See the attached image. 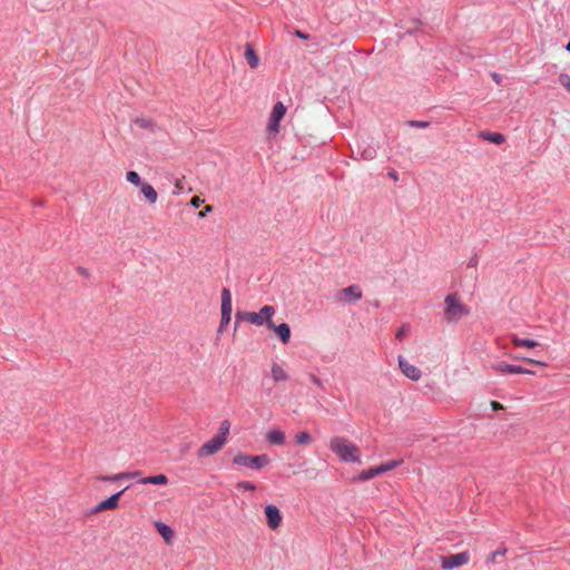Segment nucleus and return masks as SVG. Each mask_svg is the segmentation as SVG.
Segmentation results:
<instances>
[{"mask_svg": "<svg viewBox=\"0 0 570 570\" xmlns=\"http://www.w3.org/2000/svg\"><path fill=\"white\" fill-rule=\"evenodd\" d=\"M357 154L360 156V159H363V160H372L376 157L377 155V151L374 147H365L363 148L362 150H357Z\"/></svg>", "mask_w": 570, "mask_h": 570, "instance_id": "obj_28", "label": "nucleus"}, {"mask_svg": "<svg viewBox=\"0 0 570 570\" xmlns=\"http://www.w3.org/2000/svg\"><path fill=\"white\" fill-rule=\"evenodd\" d=\"M507 551H508V550H507V548H505V547H501V548L497 549L495 551H493V552H491V553H490V556H489V558H488L487 562H488V563H494V562H495V560H497V558H498V557H504V556H505V553H507Z\"/></svg>", "mask_w": 570, "mask_h": 570, "instance_id": "obj_32", "label": "nucleus"}, {"mask_svg": "<svg viewBox=\"0 0 570 570\" xmlns=\"http://www.w3.org/2000/svg\"><path fill=\"white\" fill-rule=\"evenodd\" d=\"M476 263H478V258H476V256H473V257L470 259V262H469L468 266H469V267H473V266H475V265H476Z\"/></svg>", "mask_w": 570, "mask_h": 570, "instance_id": "obj_49", "label": "nucleus"}, {"mask_svg": "<svg viewBox=\"0 0 570 570\" xmlns=\"http://www.w3.org/2000/svg\"><path fill=\"white\" fill-rule=\"evenodd\" d=\"M281 120L268 118L267 130L271 134H277L279 131Z\"/></svg>", "mask_w": 570, "mask_h": 570, "instance_id": "obj_34", "label": "nucleus"}, {"mask_svg": "<svg viewBox=\"0 0 570 570\" xmlns=\"http://www.w3.org/2000/svg\"><path fill=\"white\" fill-rule=\"evenodd\" d=\"M363 293L358 285H350L336 292L335 299L344 303H356L362 299Z\"/></svg>", "mask_w": 570, "mask_h": 570, "instance_id": "obj_6", "label": "nucleus"}, {"mask_svg": "<svg viewBox=\"0 0 570 570\" xmlns=\"http://www.w3.org/2000/svg\"><path fill=\"white\" fill-rule=\"evenodd\" d=\"M399 366L402 373L410 380L417 381L421 377V371L402 356H399Z\"/></svg>", "mask_w": 570, "mask_h": 570, "instance_id": "obj_11", "label": "nucleus"}, {"mask_svg": "<svg viewBox=\"0 0 570 570\" xmlns=\"http://www.w3.org/2000/svg\"><path fill=\"white\" fill-rule=\"evenodd\" d=\"M134 122L139 128L147 129V130H150V131H155V129L157 127L156 122L153 119H149V118L137 117L134 120Z\"/></svg>", "mask_w": 570, "mask_h": 570, "instance_id": "obj_26", "label": "nucleus"}, {"mask_svg": "<svg viewBox=\"0 0 570 570\" xmlns=\"http://www.w3.org/2000/svg\"><path fill=\"white\" fill-rule=\"evenodd\" d=\"M233 304H232V294L229 288L224 287L222 289V306L220 314L232 315Z\"/></svg>", "mask_w": 570, "mask_h": 570, "instance_id": "obj_16", "label": "nucleus"}, {"mask_svg": "<svg viewBox=\"0 0 570 570\" xmlns=\"http://www.w3.org/2000/svg\"><path fill=\"white\" fill-rule=\"evenodd\" d=\"M244 56L246 58V61H247L248 66L252 69L258 68V66H259V56L257 55L253 43L247 42L245 45Z\"/></svg>", "mask_w": 570, "mask_h": 570, "instance_id": "obj_14", "label": "nucleus"}, {"mask_svg": "<svg viewBox=\"0 0 570 570\" xmlns=\"http://www.w3.org/2000/svg\"><path fill=\"white\" fill-rule=\"evenodd\" d=\"M285 114H286V107L284 106L283 102L277 101L273 106V109H272V112L269 115V118L282 121V119L284 118Z\"/></svg>", "mask_w": 570, "mask_h": 570, "instance_id": "obj_25", "label": "nucleus"}, {"mask_svg": "<svg viewBox=\"0 0 570 570\" xmlns=\"http://www.w3.org/2000/svg\"><path fill=\"white\" fill-rule=\"evenodd\" d=\"M566 50H567L568 52H570V40H569V41H568V43L566 45Z\"/></svg>", "mask_w": 570, "mask_h": 570, "instance_id": "obj_50", "label": "nucleus"}, {"mask_svg": "<svg viewBox=\"0 0 570 570\" xmlns=\"http://www.w3.org/2000/svg\"><path fill=\"white\" fill-rule=\"evenodd\" d=\"M271 459L267 454L252 455L244 452H238L233 458V463L239 466H245L253 470H261L268 465Z\"/></svg>", "mask_w": 570, "mask_h": 570, "instance_id": "obj_4", "label": "nucleus"}, {"mask_svg": "<svg viewBox=\"0 0 570 570\" xmlns=\"http://www.w3.org/2000/svg\"><path fill=\"white\" fill-rule=\"evenodd\" d=\"M444 303V316L449 322H458L461 317L470 314V308L461 303L456 293L449 294Z\"/></svg>", "mask_w": 570, "mask_h": 570, "instance_id": "obj_3", "label": "nucleus"}, {"mask_svg": "<svg viewBox=\"0 0 570 570\" xmlns=\"http://www.w3.org/2000/svg\"><path fill=\"white\" fill-rule=\"evenodd\" d=\"M139 483L165 485L168 483V478L165 474L160 473V474H156V475H149V476L141 478L139 480Z\"/></svg>", "mask_w": 570, "mask_h": 570, "instance_id": "obj_19", "label": "nucleus"}, {"mask_svg": "<svg viewBox=\"0 0 570 570\" xmlns=\"http://www.w3.org/2000/svg\"><path fill=\"white\" fill-rule=\"evenodd\" d=\"M237 490H245V491H255L257 489L256 484L249 481H240L236 484Z\"/></svg>", "mask_w": 570, "mask_h": 570, "instance_id": "obj_35", "label": "nucleus"}, {"mask_svg": "<svg viewBox=\"0 0 570 570\" xmlns=\"http://www.w3.org/2000/svg\"><path fill=\"white\" fill-rule=\"evenodd\" d=\"M275 308L272 305H264L259 312H242L237 311L235 315V330L240 322H249L257 326L266 325L267 327L273 326V315Z\"/></svg>", "mask_w": 570, "mask_h": 570, "instance_id": "obj_2", "label": "nucleus"}, {"mask_svg": "<svg viewBox=\"0 0 570 570\" xmlns=\"http://www.w3.org/2000/svg\"><path fill=\"white\" fill-rule=\"evenodd\" d=\"M225 443L226 442L224 441V439L216 434L197 450V456L203 458L206 455H213L217 453L224 446Z\"/></svg>", "mask_w": 570, "mask_h": 570, "instance_id": "obj_8", "label": "nucleus"}, {"mask_svg": "<svg viewBox=\"0 0 570 570\" xmlns=\"http://www.w3.org/2000/svg\"><path fill=\"white\" fill-rule=\"evenodd\" d=\"M387 176H389L390 178H392L393 180H397V179H399V174H397V171H396V170H394V169H391V170L387 173Z\"/></svg>", "mask_w": 570, "mask_h": 570, "instance_id": "obj_47", "label": "nucleus"}, {"mask_svg": "<svg viewBox=\"0 0 570 570\" xmlns=\"http://www.w3.org/2000/svg\"><path fill=\"white\" fill-rule=\"evenodd\" d=\"M330 449L343 462L362 463L360 449L343 436H333L330 441Z\"/></svg>", "mask_w": 570, "mask_h": 570, "instance_id": "obj_1", "label": "nucleus"}, {"mask_svg": "<svg viewBox=\"0 0 570 570\" xmlns=\"http://www.w3.org/2000/svg\"><path fill=\"white\" fill-rule=\"evenodd\" d=\"M309 380H311L315 385H317V386H320V387H322V386H323V382H322V380H321L318 376H316L315 374L311 373V374H309Z\"/></svg>", "mask_w": 570, "mask_h": 570, "instance_id": "obj_42", "label": "nucleus"}, {"mask_svg": "<svg viewBox=\"0 0 570 570\" xmlns=\"http://www.w3.org/2000/svg\"><path fill=\"white\" fill-rule=\"evenodd\" d=\"M183 190H184V187L181 185V181L177 180L176 184H175V191H174V194H180V193H183Z\"/></svg>", "mask_w": 570, "mask_h": 570, "instance_id": "obj_46", "label": "nucleus"}, {"mask_svg": "<svg viewBox=\"0 0 570 570\" xmlns=\"http://www.w3.org/2000/svg\"><path fill=\"white\" fill-rule=\"evenodd\" d=\"M491 78L493 79V81H494L495 83H498V85H500V83H501V76H500L499 73H497V72H492V73H491Z\"/></svg>", "mask_w": 570, "mask_h": 570, "instance_id": "obj_48", "label": "nucleus"}, {"mask_svg": "<svg viewBox=\"0 0 570 570\" xmlns=\"http://www.w3.org/2000/svg\"><path fill=\"white\" fill-rule=\"evenodd\" d=\"M491 409L497 412L503 409V405L499 401H491Z\"/></svg>", "mask_w": 570, "mask_h": 570, "instance_id": "obj_43", "label": "nucleus"}, {"mask_svg": "<svg viewBox=\"0 0 570 570\" xmlns=\"http://www.w3.org/2000/svg\"><path fill=\"white\" fill-rule=\"evenodd\" d=\"M312 442V435L307 431L298 432L295 435V443L298 445H307Z\"/></svg>", "mask_w": 570, "mask_h": 570, "instance_id": "obj_29", "label": "nucleus"}, {"mask_svg": "<svg viewBox=\"0 0 570 570\" xmlns=\"http://www.w3.org/2000/svg\"><path fill=\"white\" fill-rule=\"evenodd\" d=\"M77 272L83 277H89V271L82 266H78Z\"/></svg>", "mask_w": 570, "mask_h": 570, "instance_id": "obj_45", "label": "nucleus"}, {"mask_svg": "<svg viewBox=\"0 0 570 570\" xmlns=\"http://www.w3.org/2000/svg\"><path fill=\"white\" fill-rule=\"evenodd\" d=\"M126 178H127V180H128L130 184H132V185H135V186H141V185L144 184V183L141 181V178H140L139 174H138L137 171H135V170H129V171H127V174H126Z\"/></svg>", "mask_w": 570, "mask_h": 570, "instance_id": "obj_31", "label": "nucleus"}, {"mask_svg": "<svg viewBox=\"0 0 570 570\" xmlns=\"http://www.w3.org/2000/svg\"><path fill=\"white\" fill-rule=\"evenodd\" d=\"M140 474H141L140 471L122 472V473H118V474H114V475H99L98 480L104 481V482H116V481H120V480L132 479Z\"/></svg>", "mask_w": 570, "mask_h": 570, "instance_id": "obj_15", "label": "nucleus"}, {"mask_svg": "<svg viewBox=\"0 0 570 570\" xmlns=\"http://www.w3.org/2000/svg\"><path fill=\"white\" fill-rule=\"evenodd\" d=\"M522 361L527 362L529 364L546 365L543 362L535 361V360L529 358V357H522Z\"/></svg>", "mask_w": 570, "mask_h": 570, "instance_id": "obj_44", "label": "nucleus"}, {"mask_svg": "<svg viewBox=\"0 0 570 570\" xmlns=\"http://www.w3.org/2000/svg\"><path fill=\"white\" fill-rule=\"evenodd\" d=\"M230 320H232V315L220 314V323H219V326L217 330L218 334L223 333L227 328V326L230 323Z\"/></svg>", "mask_w": 570, "mask_h": 570, "instance_id": "obj_33", "label": "nucleus"}, {"mask_svg": "<svg viewBox=\"0 0 570 570\" xmlns=\"http://www.w3.org/2000/svg\"><path fill=\"white\" fill-rule=\"evenodd\" d=\"M204 202L205 200L203 198H200V196H194V197H191L189 205L195 208H198Z\"/></svg>", "mask_w": 570, "mask_h": 570, "instance_id": "obj_39", "label": "nucleus"}, {"mask_svg": "<svg viewBox=\"0 0 570 570\" xmlns=\"http://www.w3.org/2000/svg\"><path fill=\"white\" fill-rule=\"evenodd\" d=\"M480 136L494 145H501L505 141V136L497 131H482Z\"/></svg>", "mask_w": 570, "mask_h": 570, "instance_id": "obj_20", "label": "nucleus"}, {"mask_svg": "<svg viewBox=\"0 0 570 570\" xmlns=\"http://www.w3.org/2000/svg\"><path fill=\"white\" fill-rule=\"evenodd\" d=\"M513 358H515V360H521V361H522V357H521L520 355H517V356H514Z\"/></svg>", "mask_w": 570, "mask_h": 570, "instance_id": "obj_51", "label": "nucleus"}, {"mask_svg": "<svg viewBox=\"0 0 570 570\" xmlns=\"http://www.w3.org/2000/svg\"><path fill=\"white\" fill-rule=\"evenodd\" d=\"M402 464H403V460L402 459L392 460V461H389V462H385V463H382V464L377 465V469H379V472H380V475H381V474H383L385 472H389V471H392V470L399 468Z\"/></svg>", "mask_w": 570, "mask_h": 570, "instance_id": "obj_27", "label": "nucleus"}, {"mask_svg": "<svg viewBox=\"0 0 570 570\" xmlns=\"http://www.w3.org/2000/svg\"><path fill=\"white\" fill-rule=\"evenodd\" d=\"M155 528L159 535L164 539L166 544H171L175 538V532L168 524L161 521H155Z\"/></svg>", "mask_w": 570, "mask_h": 570, "instance_id": "obj_12", "label": "nucleus"}, {"mask_svg": "<svg viewBox=\"0 0 570 570\" xmlns=\"http://www.w3.org/2000/svg\"><path fill=\"white\" fill-rule=\"evenodd\" d=\"M214 210V207L212 205H206L203 210L198 213V217L204 218L207 216L208 213H212Z\"/></svg>", "mask_w": 570, "mask_h": 570, "instance_id": "obj_40", "label": "nucleus"}, {"mask_svg": "<svg viewBox=\"0 0 570 570\" xmlns=\"http://www.w3.org/2000/svg\"><path fill=\"white\" fill-rule=\"evenodd\" d=\"M272 377L275 382L288 380L287 373L275 362L272 365Z\"/></svg>", "mask_w": 570, "mask_h": 570, "instance_id": "obj_24", "label": "nucleus"}, {"mask_svg": "<svg viewBox=\"0 0 570 570\" xmlns=\"http://www.w3.org/2000/svg\"><path fill=\"white\" fill-rule=\"evenodd\" d=\"M129 487H126L124 488L122 490L111 494L110 497H108L107 499L100 501L98 504H96L89 512H88V515H92V514H96V513H99V512H102V511H107V510H114L116 508H118L119 505V500L121 498V495L126 492V490H128Z\"/></svg>", "mask_w": 570, "mask_h": 570, "instance_id": "obj_5", "label": "nucleus"}, {"mask_svg": "<svg viewBox=\"0 0 570 570\" xmlns=\"http://www.w3.org/2000/svg\"><path fill=\"white\" fill-rule=\"evenodd\" d=\"M409 23H410L409 26L400 24V28H404L405 29L404 33H399L397 35L400 40L403 39L405 35L412 36V35L416 33L421 29V27L423 24L422 21L420 19H417V18L411 19L409 21Z\"/></svg>", "mask_w": 570, "mask_h": 570, "instance_id": "obj_18", "label": "nucleus"}, {"mask_svg": "<svg viewBox=\"0 0 570 570\" xmlns=\"http://www.w3.org/2000/svg\"><path fill=\"white\" fill-rule=\"evenodd\" d=\"M410 331V326L407 324H403L395 333V338L401 341Z\"/></svg>", "mask_w": 570, "mask_h": 570, "instance_id": "obj_37", "label": "nucleus"}, {"mask_svg": "<svg viewBox=\"0 0 570 570\" xmlns=\"http://www.w3.org/2000/svg\"><path fill=\"white\" fill-rule=\"evenodd\" d=\"M492 368L502 374H534L533 371H531L527 367H523L520 365L508 364L504 361L494 363L492 365Z\"/></svg>", "mask_w": 570, "mask_h": 570, "instance_id": "obj_10", "label": "nucleus"}, {"mask_svg": "<svg viewBox=\"0 0 570 570\" xmlns=\"http://www.w3.org/2000/svg\"><path fill=\"white\" fill-rule=\"evenodd\" d=\"M380 475L377 466L363 470L356 478V481L365 482Z\"/></svg>", "mask_w": 570, "mask_h": 570, "instance_id": "obj_23", "label": "nucleus"}, {"mask_svg": "<svg viewBox=\"0 0 570 570\" xmlns=\"http://www.w3.org/2000/svg\"><path fill=\"white\" fill-rule=\"evenodd\" d=\"M140 191L149 204H155L157 202V191L150 184L144 183L140 186Z\"/></svg>", "mask_w": 570, "mask_h": 570, "instance_id": "obj_21", "label": "nucleus"}, {"mask_svg": "<svg viewBox=\"0 0 570 570\" xmlns=\"http://www.w3.org/2000/svg\"><path fill=\"white\" fill-rule=\"evenodd\" d=\"M230 422L228 420H224L220 422L217 435L227 441V435L229 434Z\"/></svg>", "mask_w": 570, "mask_h": 570, "instance_id": "obj_30", "label": "nucleus"}, {"mask_svg": "<svg viewBox=\"0 0 570 570\" xmlns=\"http://www.w3.org/2000/svg\"><path fill=\"white\" fill-rule=\"evenodd\" d=\"M269 330H273L275 332V334L277 335V337L279 338V341L283 343V344H287L291 340V327L287 323L283 322L278 325H275V323L273 322V326L268 327Z\"/></svg>", "mask_w": 570, "mask_h": 570, "instance_id": "obj_13", "label": "nucleus"}, {"mask_svg": "<svg viewBox=\"0 0 570 570\" xmlns=\"http://www.w3.org/2000/svg\"><path fill=\"white\" fill-rule=\"evenodd\" d=\"M266 440L273 445H284L286 436L282 430L273 429L266 434Z\"/></svg>", "mask_w": 570, "mask_h": 570, "instance_id": "obj_17", "label": "nucleus"}, {"mask_svg": "<svg viewBox=\"0 0 570 570\" xmlns=\"http://www.w3.org/2000/svg\"><path fill=\"white\" fill-rule=\"evenodd\" d=\"M559 81L568 91H570V75L560 73Z\"/></svg>", "mask_w": 570, "mask_h": 570, "instance_id": "obj_38", "label": "nucleus"}, {"mask_svg": "<svg viewBox=\"0 0 570 570\" xmlns=\"http://www.w3.org/2000/svg\"><path fill=\"white\" fill-rule=\"evenodd\" d=\"M294 35H295L297 38L303 39V40H308V39L311 38V35H309V33L304 32V31L298 30V29L294 31Z\"/></svg>", "mask_w": 570, "mask_h": 570, "instance_id": "obj_41", "label": "nucleus"}, {"mask_svg": "<svg viewBox=\"0 0 570 570\" xmlns=\"http://www.w3.org/2000/svg\"><path fill=\"white\" fill-rule=\"evenodd\" d=\"M512 344L517 347H528V348H534L539 346V342L531 338H520L518 336L512 337Z\"/></svg>", "mask_w": 570, "mask_h": 570, "instance_id": "obj_22", "label": "nucleus"}, {"mask_svg": "<svg viewBox=\"0 0 570 570\" xmlns=\"http://www.w3.org/2000/svg\"><path fill=\"white\" fill-rule=\"evenodd\" d=\"M266 523L272 530H276L279 528L283 521V515L281 510L274 504H267L264 509Z\"/></svg>", "mask_w": 570, "mask_h": 570, "instance_id": "obj_9", "label": "nucleus"}, {"mask_svg": "<svg viewBox=\"0 0 570 570\" xmlns=\"http://www.w3.org/2000/svg\"><path fill=\"white\" fill-rule=\"evenodd\" d=\"M407 125L412 128H428L430 122L424 120H409Z\"/></svg>", "mask_w": 570, "mask_h": 570, "instance_id": "obj_36", "label": "nucleus"}, {"mask_svg": "<svg viewBox=\"0 0 570 570\" xmlns=\"http://www.w3.org/2000/svg\"><path fill=\"white\" fill-rule=\"evenodd\" d=\"M439 558L441 560L442 567L444 569L451 570L466 564L470 560V553L468 551H462L454 554L440 556Z\"/></svg>", "mask_w": 570, "mask_h": 570, "instance_id": "obj_7", "label": "nucleus"}]
</instances>
